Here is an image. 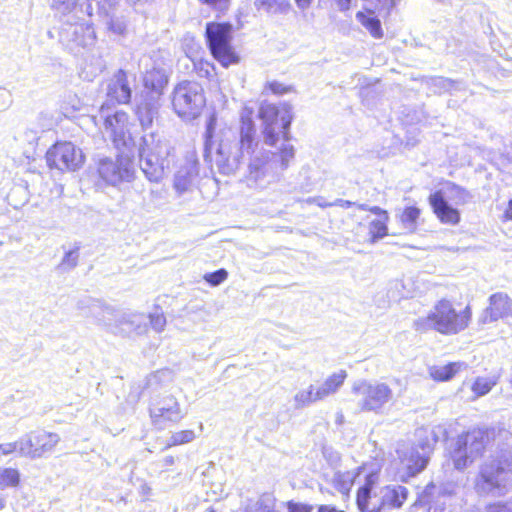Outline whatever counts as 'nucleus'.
Instances as JSON below:
<instances>
[{
    "mask_svg": "<svg viewBox=\"0 0 512 512\" xmlns=\"http://www.w3.org/2000/svg\"><path fill=\"white\" fill-rule=\"evenodd\" d=\"M258 118L262 121V135L268 146H276L277 143L290 140V125L293 120L291 106L287 103L275 105L262 104L258 111Z\"/></svg>",
    "mask_w": 512,
    "mask_h": 512,
    "instance_id": "7ed1b4c3",
    "label": "nucleus"
},
{
    "mask_svg": "<svg viewBox=\"0 0 512 512\" xmlns=\"http://www.w3.org/2000/svg\"><path fill=\"white\" fill-rule=\"evenodd\" d=\"M464 367L462 362H449L445 365H434L429 368V375L436 382H446L451 380Z\"/></svg>",
    "mask_w": 512,
    "mask_h": 512,
    "instance_id": "393cba45",
    "label": "nucleus"
},
{
    "mask_svg": "<svg viewBox=\"0 0 512 512\" xmlns=\"http://www.w3.org/2000/svg\"><path fill=\"white\" fill-rule=\"evenodd\" d=\"M396 472L401 482H408L411 478L417 476L427 467L429 456L421 453L417 447H411L409 450L396 449Z\"/></svg>",
    "mask_w": 512,
    "mask_h": 512,
    "instance_id": "6e6552de",
    "label": "nucleus"
},
{
    "mask_svg": "<svg viewBox=\"0 0 512 512\" xmlns=\"http://www.w3.org/2000/svg\"><path fill=\"white\" fill-rule=\"evenodd\" d=\"M396 1H397V0H391V1H390V4H391V5H394Z\"/></svg>",
    "mask_w": 512,
    "mask_h": 512,
    "instance_id": "49530a36",
    "label": "nucleus"
},
{
    "mask_svg": "<svg viewBox=\"0 0 512 512\" xmlns=\"http://www.w3.org/2000/svg\"><path fill=\"white\" fill-rule=\"evenodd\" d=\"M490 512H512L505 504H495Z\"/></svg>",
    "mask_w": 512,
    "mask_h": 512,
    "instance_id": "a19ab883",
    "label": "nucleus"
},
{
    "mask_svg": "<svg viewBox=\"0 0 512 512\" xmlns=\"http://www.w3.org/2000/svg\"><path fill=\"white\" fill-rule=\"evenodd\" d=\"M233 26L230 22L206 23L204 38L212 57L227 68L239 63L240 57L232 45Z\"/></svg>",
    "mask_w": 512,
    "mask_h": 512,
    "instance_id": "20e7f679",
    "label": "nucleus"
},
{
    "mask_svg": "<svg viewBox=\"0 0 512 512\" xmlns=\"http://www.w3.org/2000/svg\"><path fill=\"white\" fill-rule=\"evenodd\" d=\"M213 122L214 120L212 119L208 126H207V131H206V142H207V146L209 145V142L211 141L212 139V136H213Z\"/></svg>",
    "mask_w": 512,
    "mask_h": 512,
    "instance_id": "79ce46f5",
    "label": "nucleus"
},
{
    "mask_svg": "<svg viewBox=\"0 0 512 512\" xmlns=\"http://www.w3.org/2000/svg\"><path fill=\"white\" fill-rule=\"evenodd\" d=\"M340 9L347 10L350 7L351 0H335Z\"/></svg>",
    "mask_w": 512,
    "mask_h": 512,
    "instance_id": "37998d69",
    "label": "nucleus"
},
{
    "mask_svg": "<svg viewBox=\"0 0 512 512\" xmlns=\"http://www.w3.org/2000/svg\"><path fill=\"white\" fill-rule=\"evenodd\" d=\"M264 92L265 93H270V94H273V95H276V96H281V95H284V94H288L290 92H292L294 89H293V86L291 85H286L282 82H279V81H269V82H266L264 84Z\"/></svg>",
    "mask_w": 512,
    "mask_h": 512,
    "instance_id": "c756f323",
    "label": "nucleus"
},
{
    "mask_svg": "<svg viewBox=\"0 0 512 512\" xmlns=\"http://www.w3.org/2000/svg\"><path fill=\"white\" fill-rule=\"evenodd\" d=\"M508 318H512V298L506 292L499 291L489 296L478 322L487 325Z\"/></svg>",
    "mask_w": 512,
    "mask_h": 512,
    "instance_id": "9d476101",
    "label": "nucleus"
},
{
    "mask_svg": "<svg viewBox=\"0 0 512 512\" xmlns=\"http://www.w3.org/2000/svg\"><path fill=\"white\" fill-rule=\"evenodd\" d=\"M489 441V433L486 429H474L461 435L456 442V452H466L468 448L475 457H481Z\"/></svg>",
    "mask_w": 512,
    "mask_h": 512,
    "instance_id": "f3484780",
    "label": "nucleus"
},
{
    "mask_svg": "<svg viewBox=\"0 0 512 512\" xmlns=\"http://www.w3.org/2000/svg\"><path fill=\"white\" fill-rule=\"evenodd\" d=\"M163 463H164L165 466H172V465H174V463H175L174 456L169 455V456L165 457L164 460H163Z\"/></svg>",
    "mask_w": 512,
    "mask_h": 512,
    "instance_id": "c03bdc74",
    "label": "nucleus"
},
{
    "mask_svg": "<svg viewBox=\"0 0 512 512\" xmlns=\"http://www.w3.org/2000/svg\"><path fill=\"white\" fill-rule=\"evenodd\" d=\"M132 98V90L129 86L127 72L119 69L107 86V99L112 104H129Z\"/></svg>",
    "mask_w": 512,
    "mask_h": 512,
    "instance_id": "2eb2a0df",
    "label": "nucleus"
},
{
    "mask_svg": "<svg viewBox=\"0 0 512 512\" xmlns=\"http://www.w3.org/2000/svg\"><path fill=\"white\" fill-rule=\"evenodd\" d=\"M473 317L469 303L462 304L443 297L437 300L424 317L416 319L413 327L420 334L434 331L442 336H454L465 331Z\"/></svg>",
    "mask_w": 512,
    "mask_h": 512,
    "instance_id": "f257e3e1",
    "label": "nucleus"
},
{
    "mask_svg": "<svg viewBox=\"0 0 512 512\" xmlns=\"http://www.w3.org/2000/svg\"><path fill=\"white\" fill-rule=\"evenodd\" d=\"M497 377H477L471 385V390L476 397L488 394L497 384Z\"/></svg>",
    "mask_w": 512,
    "mask_h": 512,
    "instance_id": "cd10ccee",
    "label": "nucleus"
},
{
    "mask_svg": "<svg viewBox=\"0 0 512 512\" xmlns=\"http://www.w3.org/2000/svg\"><path fill=\"white\" fill-rule=\"evenodd\" d=\"M450 188L452 190L456 191L458 194H465L466 193L464 188H462V187H460V186H458L456 184H453V183L450 185Z\"/></svg>",
    "mask_w": 512,
    "mask_h": 512,
    "instance_id": "a18cd8bd",
    "label": "nucleus"
},
{
    "mask_svg": "<svg viewBox=\"0 0 512 512\" xmlns=\"http://www.w3.org/2000/svg\"><path fill=\"white\" fill-rule=\"evenodd\" d=\"M195 437V433L191 429L175 432L171 435L169 441L165 445V448H171L190 443L195 439Z\"/></svg>",
    "mask_w": 512,
    "mask_h": 512,
    "instance_id": "c85d7f7f",
    "label": "nucleus"
},
{
    "mask_svg": "<svg viewBox=\"0 0 512 512\" xmlns=\"http://www.w3.org/2000/svg\"><path fill=\"white\" fill-rule=\"evenodd\" d=\"M504 221H512V200H509L503 214Z\"/></svg>",
    "mask_w": 512,
    "mask_h": 512,
    "instance_id": "4c0bfd02",
    "label": "nucleus"
},
{
    "mask_svg": "<svg viewBox=\"0 0 512 512\" xmlns=\"http://www.w3.org/2000/svg\"><path fill=\"white\" fill-rule=\"evenodd\" d=\"M168 81V76L162 69L152 68L144 73L142 83L146 95L155 98L163 94Z\"/></svg>",
    "mask_w": 512,
    "mask_h": 512,
    "instance_id": "a211bd4d",
    "label": "nucleus"
},
{
    "mask_svg": "<svg viewBox=\"0 0 512 512\" xmlns=\"http://www.w3.org/2000/svg\"><path fill=\"white\" fill-rule=\"evenodd\" d=\"M455 455L453 456V465L455 469L457 470H464L466 469L470 464L474 462V459L476 458L473 454L468 455L466 452H456L454 450Z\"/></svg>",
    "mask_w": 512,
    "mask_h": 512,
    "instance_id": "7c9ffc66",
    "label": "nucleus"
},
{
    "mask_svg": "<svg viewBox=\"0 0 512 512\" xmlns=\"http://www.w3.org/2000/svg\"><path fill=\"white\" fill-rule=\"evenodd\" d=\"M23 443V439L16 441V442H9L6 444H2V453L9 454V453H15L18 452L21 454V446Z\"/></svg>",
    "mask_w": 512,
    "mask_h": 512,
    "instance_id": "c9c22d12",
    "label": "nucleus"
},
{
    "mask_svg": "<svg viewBox=\"0 0 512 512\" xmlns=\"http://www.w3.org/2000/svg\"><path fill=\"white\" fill-rule=\"evenodd\" d=\"M297 7L301 10H305L311 6L313 0H294Z\"/></svg>",
    "mask_w": 512,
    "mask_h": 512,
    "instance_id": "ea45409f",
    "label": "nucleus"
},
{
    "mask_svg": "<svg viewBox=\"0 0 512 512\" xmlns=\"http://www.w3.org/2000/svg\"><path fill=\"white\" fill-rule=\"evenodd\" d=\"M171 106L183 120L199 118L207 107L204 87L195 80L179 81L172 91Z\"/></svg>",
    "mask_w": 512,
    "mask_h": 512,
    "instance_id": "f03ea898",
    "label": "nucleus"
},
{
    "mask_svg": "<svg viewBox=\"0 0 512 512\" xmlns=\"http://www.w3.org/2000/svg\"><path fill=\"white\" fill-rule=\"evenodd\" d=\"M254 5L257 10L279 14L287 13L292 8L289 0H255Z\"/></svg>",
    "mask_w": 512,
    "mask_h": 512,
    "instance_id": "a878e982",
    "label": "nucleus"
},
{
    "mask_svg": "<svg viewBox=\"0 0 512 512\" xmlns=\"http://www.w3.org/2000/svg\"><path fill=\"white\" fill-rule=\"evenodd\" d=\"M129 125V115L124 111H116L103 121V129L116 147L126 144L130 137Z\"/></svg>",
    "mask_w": 512,
    "mask_h": 512,
    "instance_id": "f8f14e48",
    "label": "nucleus"
},
{
    "mask_svg": "<svg viewBox=\"0 0 512 512\" xmlns=\"http://www.w3.org/2000/svg\"><path fill=\"white\" fill-rule=\"evenodd\" d=\"M278 155L280 157L281 163L286 166L288 162L294 157V148L292 145H283Z\"/></svg>",
    "mask_w": 512,
    "mask_h": 512,
    "instance_id": "f704fd0d",
    "label": "nucleus"
},
{
    "mask_svg": "<svg viewBox=\"0 0 512 512\" xmlns=\"http://www.w3.org/2000/svg\"><path fill=\"white\" fill-rule=\"evenodd\" d=\"M228 278V272L224 268H220L214 272L206 273L203 279L210 286H217L223 283Z\"/></svg>",
    "mask_w": 512,
    "mask_h": 512,
    "instance_id": "2f4dec72",
    "label": "nucleus"
},
{
    "mask_svg": "<svg viewBox=\"0 0 512 512\" xmlns=\"http://www.w3.org/2000/svg\"><path fill=\"white\" fill-rule=\"evenodd\" d=\"M384 492V496L379 503L380 511L385 507L400 509L409 496V490L401 485H387L384 487Z\"/></svg>",
    "mask_w": 512,
    "mask_h": 512,
    "instance_id": "412c9836",
    "label": "nucleus"
},
{
    "mask_svg": "<svg viewBox=\"0 0 512 512\" xmlns=\"http://www.w3.org/2000/svg\"><path fill=\"white\" fill-rule=\"evenodd\" d=\"M202 5L209 6L210 8L224 12L228 10L231 0H198Z\"/></svg>",
    "mask_w": 512,
    "mask_h": 512,
    "instance_id": "473e14b6",
    "label": "nucleus"
},
{
    "mask_svg": "<svg viewBox=\"0 0 512 512\" xmlns=\"http://www.w3.org/2000/svg\"><path fill=\"white\" fill-rule=\"evenodd\" d=\"M149 415L152 424L158 429L165 428L169 423H178L183 418L180 405L175 398H171L167 405H153L149 410Z\"/></svg>",
    "mask_w": 512,
    "mask_h": 512,
    "instance_id": "dca6fc26",
    "label": "nucleus"
},
{
    "mask_svg": "<svg viewBox=\"0 0 512 512\" xmlns=\"http://www.w3.org/2000/svg\"><path fill=\"white\" fill-rule=\"evenodd\" d=\"M289 512H311L312 506L301 503H288Z\"/></svg>",
    "mask_w": 512,
    "mask_h": 512,
    "instance_id": "e433bc0d",
    "label": "nucleus"
},
{
    "mask_svg": "<svg viewBox=\"0 0 512 512\" xmlns=\"http://www.w3.org/2000/svg\"><path fill=\"white\" fill-rule=\"evenodd\" d=\"M94 175L97 185L101 187L118 186L131 182L135 177V170L128 157L118 156L115 160L99 159L96 162Z\"/></svg>",
    "mask_w": 512,
    "mask_h": 512,
    "instance_id": "423d86ee",
    "label": "nucleus"
},
{
    "mask_svg": "<svg viewBox=\"0 0 512 512\" xmlns=\"http://www.w3.org/2000/svg\"><path fill=\"white\" fill-rule=\"evenodd\" d=\"M256 128L251 116H242L239 128V147L241 152L252 151L255 144Z\"/></svg>",
    "mask_w": 512,
    "mask_h": 512,
    "instance_id": "5701e85b",
    "label": "nucleus"
},
{
    "mask_svg": "<svg viewBox=\"0 0 512 512\" xmlns=\"http://www.w3.org/2000/svg\"><path fill=\"white\" fill-rule=\"evenodd\" d=\"M317 512H345V511L338 510L335 506H332V505H320L318 507Z\"/></svg>",
    "mask_w": 512,
    "mask_h": 512,
    "instance_id": "58836bf2",
    "label": "nucleus"
},
{
    "mask_svg": "<svg viewBox=\"0 0 512 512\" xmlns=\"http://www.w3.org/2000/svg\"><path fill=\"white\" fill-rule=\"evenodd\" d=\"M2 483L8 486H16L19 483V473L15 469L2 471Z\"/></svg>",
    "mask_w": 512,
    "mask_h": 512,
    "instance_id": "72a5a7b5",
    "label": "nucleus"
},
{
    "mask_svg": "<svg viewBox=\"0 0 512 512\" xmlns=\"http://www.w3.org/2000/svg\"><path fill=\"white\" fill-rule=\"evenodd\" d=\"M421 216V209L417 206H406L399 214L400 223L410 232H415Z\"/></svg>",
    "mask_w": 512,
    "mask_h": 512,
    "instance_id": "bb28decb",
    "label": "nucleus"
},
{
    "mask_svg": "<svg viewBox=\"0 0 512 512\" xmlns=\"http://www.w3.org/2000/svg\"><path fill=\"white\" fill-rule=\"evenodd\" d=\"M60 441L57 433L47 431L31 432L23 439L21 454L30 457H41L52 451Z\"/></svg>",
    "mask_w": 512,
    "mask_h": 512,
    "instance_id": "9b49d317",
    "label": "nucleus"
},
{
    "mask_svg": "<svg viewBox=\"0 0 512 512\" xmlns=\"http://www.w3.org/2000/svg\"><path fill=\"white\" fill-rule=\"evenodd\" d=\"M347 376L348 374L345 370H340L329 375L321 386L315 387L311 385L307 390L298 392L294 397L296 406L302 408L336 393L344 384Z\"/></svg>",
    "mask_w": 512,
    "mask_h": 512,
    "instance_id": "0eeeda50",
    "label": "nucleus"
},
{
    "mask_svg": "<svg viewBox=\"0 0 512 512\" xmlns=\"http://www.w3.org/2000/svg\"><path fill=\"white\" fill-rule=\"evenodd\" d=\"M428 203L440 223L456 226L461 221V213L449 205L441 190L434 191L428 196Z\"/></svg>",
    "mask_w": 512,
    "mask_h": 512,
    "instance_id": "4468645a",
    "label": "nucleus"
},
{
    "mask_svg": "<svg viewBox=\"0 0 512 512\" xmlns=\"http://www.w3.org/2000/svg\"><path fill=\"white\" fill-rule=\"evenodd\" d=\"M141 169L146 177L152 182H158L164 176L162 161L153 152L145 153L141 158Z\"/></svg>",
    "mask_w": 512,
    "mask_h": 512,
    "instance_id": "4be33fe9",
    "label": "nucleus"
},
{
    "mask_svg": "<svg viewBox=\"0 0 512 512\" xmlns=\"http://www.w3.org/2000/svg\"><path fill=\"white\" fill-rule=\"evenodd\" d=\"M353 392L362 396V411H376L387 403L391 397V389L384 383L370 384L362 382L353 387Z\"/></svg>",
    "mask_w": 512,
    "mask_h": 512,
    "instance_id": "1a4fd4ad",
    "label": "nucleus"
},
{
    "mask_svg": "<svg viewBox=\"0 0 512 512\" xmlns=\"http://www.w3.org/2000/svg\"><path fill=\"white\" fill-rule=\"evenodd\" d=\"M45 161L51 170L61 173L76 172L85 164L86 156L74 142L57 140L47 149Z\"/></svg>",
    "mask_w": 512,
    "mask_h": 512,
    "instance_id": "39448f33",
    "label": "nucleus"
},
{
    "mask_svg": "<svg viewBox=\"0 0 512 512\" xmlns=\"http://www.w3.org/2000/svg\"><path fill=\"white\" fill-rule=\"evenodd\" d=\"M379 480V472L371 471L366 474L364 484L356 492V505L360 512H380L379 505L370 508L371 493Z\"/></svg>",
    "mask_w": 512,
    "mask_h": 512,
    "instance_id": "6ab92c4d",
    "label": "nucleus"
},
{
    "mask_svg": "<svg viewBox=\"0 0 512 512\" xmlns=\"http://www.w3.org/2000/svg\"><path fill=\"white\" fill-rule=\"evenodd\" d=\"M362 211L369 212L376 217L368 222L369 243L373 244L389 235V212L379 206L360 204L357 206Z\"/></svg>",
    "mask_w": 512,
    "mask_h": 512,
    "instance_id": "ddd939ff",
    "label": "nucleus"
},
{
    "mask_svg": "<svg viewBox=\"0 0 512 512\" xmlns=\"http://www.w3.org/2000/svg\"><path fill=\"white\" fill-rule=\"evenodd\" d=\"M357 21L369 32L375 39H381L384 36L380 19L375 15L372 9H365L356 13Z\"/></svg>",
    "mask_w": 512,
    "mask_h": 512,
    "instance_id": "b1692460",
    "label": "nucleus"
},
{
    "mask_svg": "<svg viewBox=\"0 0 512 512\" xmlns=\"http://www.w3.org/2000/svg\"><path fill=\"white\" fill-rule=\"evenodd\" d=\"M505 472V468L498 463L495 466L485 467L480 472L475 482L479 492L487 493L501 486L499 476Z\"/></svg>",
    "mask_w": 512,
    "mask_h": 512,
    "instance_id": "aec40b11",
    "label": "nucleus"
},
{
    "mask_svg": "<svg viewBox=\"0 0 512 512\" xmlns=\"http://www.w3.org/2000/svg\"><path fill=\"white\" fill-rule=\"evenodd\" d=\"M208 512H216L214 509H209Z\"/></svg>",
    "mask_w": 512,
    "mask_h": 512,
    "instance_id": "de8ad7c7",
    "label": "nucleus"
}]
</instances>
